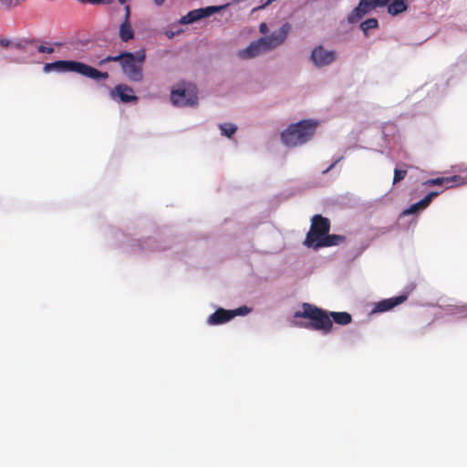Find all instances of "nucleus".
Returning a JSON list of instances; mask_svg holds the SVG:
<instances>
[{
	"label": "nucleus",
	"instance_id": "obj_1",
	"mask_svg": "<svg viewBox=\"0 0 467 467\" xmlns=\"http://www.w3.org/2000/svg\"><path fill=\"white\" fill-rule=\"evenodd\" d=\"M294 317L310 319L311 322L308 324L296 323V325L301 327L320 330L325 334L331 332L333 327V323L329 318L328 313L309 303H303L301 310L296 311Z\"/></svg>",
	"mask_w": 467,
	"mask_h": 467
},
{
	"label": "nucleus",
	"instance_id": "obj_2",
	"mask_svg": "<svg viewBox=\"0 0 467 467\" xmlns=\"http://www.w3.org/2000/svg\"><path fill=\"white\" fill-rule=\"evenodd\" d=\"M44 71L74 72L96 81L106 80L109 78L108 72H101L89 65L75 60H57L47 63L44 66Z\"/></svg>",
	"mask_w": 467,
	"mask_h": 467
},
{
	"label": "nucleus",
	"instance_id": "obj_3",
	"mask_svg": "<svg viewBox=\"0 0 467 467\" xmlns=\"http://www.w3.org/2000/svg\"><path fill=\"white\" fill-rule=\"evenodd\" d=\"M317 124V121L311 119H304L291 124L281 133V140L288 147L302 145L314 136Z\"/></svg>",
	"mask_w": 467,
	"mask_h": 467
},
{
	"label": "nucleus",
	"instance_id": "obj_4",
	"mask_svg": "<svg viewBox=\"0 0 467 467\" xmlns=\"http://www.w3.org/2000/svg\"><path fill=\"white\" fill-rule=\"evenodd\" d=\"M146 55L144 51L135 54L125 52V58L122 59L121 68L127 78L133 82H140L143 78L142 65Z\"/></svg>",
	"mask_w": 467,
	"mask_h": 467
},
{
	"label": "nucleus",
	"instance_id": "obj_5",
	"mask_svg": "<svg viewBox=\"0 0 467 467\" xmlns=\"http://www.w3.org/2000/svg\"><path fill=\"white\" fill-rule=\"evenodd\" d=\"M329 231L330 221L321 214H315L311 219L310 230L304 241V245L316 249V244L320 243Z\"/></svg>",
	"mask_w": 467,
	"mask_h": 467
},
{
	"label": "nucleus",
	"instance_id": "obj_6",
	"mask_svg": "<svg viewBox=\"0 0 467 467\" xmlns=\"http://www.w3.org/2000/svg\"><path fill=\"white\" fill-rule=\"evenodd\" d=\"M171 100L173 105L179 107L195 106L198 103L197 89L194 86L172 89Z\"/></svg>",
	"mask_w": 467,
	"mask_h": 467
},
{
	"label": "nucleus",
	"instance_id": "obj_7",
	"mask_svg": "<svg viewBox=\"0 0 467 467\" xmlns=\"http://www.w3.org/2000/svg\"><path fill=\"white\" fill-rule=\"evenodd\" d=\"M269 51L266 40L262 36L251 42L247 47L239 50L238 57L242 59H251Z\"/></svg>",
	"mask_w": 467,
	"mask_h": 467
},
{
	"label": "nucleus",
	"instance_id": "obj_8",
	"mask_svg": "<svg viewBox=\"0 0 467 467\" xmlns=\"http://www.w3.org/2000/svg\"><path fill=\"white\" fill-rule=\"evenodd\" d=\"M336 58V52L332 50H327L323 46L315 47L310 56L311 61L317 67H326L333 63Z\"/></svg>",
	"mask_w": 467,
	"mask_h": 467
},
{
	"label": "nucleus",
	"instance_id": "obj_9",
	"mask_svg": "<svg viewBox=\"0 0 467 467\" xmlns=\"http://www.w3.org/2000/svg\"><path fill=\"white\" fill-rule=\"evenodd\" d=\"M291 29L292 26L288 22H285L278 30L272 32L270 36H263L266 40V45L270 51L275 49L285 42Z\"/></svg>",
	"mask_w": 467,
	"mask_h": 467
},
{
	"label": "nucleus",
	"instance_id": "obj_10",
	"mask_svg": "<svg viewBox=\"0 0 467 467\" xmlns=\"http://www.w3.org/2000/svg\"><path fill=\"white\" fill-rule=\"evenodd\" d=\"M110 97L113 99H119L123 103L138 101L139 98L134 95L132 88L126 84H119L110 90Z\"/></svg>",
	"mask_w": 467,
	"mask_h": 467
},
{
	"label": "nucleus",
	"instance_id": "obj_11",
	"mask_svg": "<svg viewBox=\"0 0 467 467\" xmlns=\"http://www.w3.org/2000/svg\"><path fill=\"white\" fill-rule=\"evenodd\" d=\"M441 192H431L420 201L411 204L409 208L402 212V215L407 216L426 209L432 199L440 194Z\"/></svg>",
	"mask_w": 467,
	"mask_h": 467
},
{
	"label": "nucleus",
	"instance_id": "obj_12",
	"mask_svg": "<svg viewBox=\"0 0 467 467\" xmlns=\"http://www.w3.org/2000/svg\"><path fill=\"white\" fill-rule=\"evenodd\" d=\"M408 296L406 295H401L396 297H391L388 299H383L378 303H376L373 312H385L392 309L396 306L406 301Z\"/></svg>",
	"mask_w": 467,
	"mask_h": 467
},
{
	"label": "nucleus",
	"instance_id": "obj_13",
	"mask_svg": "<svg viewBox=\"0 0 467 467\" xmlns=\"http://www.w3.org/2000/svg\"><path fill=\"white\" fill-rule=\"evenodd\" d=\"M232 318H234V315H231V310L219 308L208 317V324L220 325L230 321Z\"/></svg>",
	"mask_w": 467,
	"mask_h": 467
},
{
	"label": "nucleus",
	"instance_id": "obj_14",
	"mask_svg": "<svg viewBox=\"0 0 467 467\" xmlns=\"http://www.w3.org/2000/svg\"><path fill=\"white\" fill-rule=\"evenodd\" d=\"M346 242V236L341 234H329V233L322 238V241L316 244V249L321 247H330L339 245Z\"/></svg>",
	"mask_w": 467,
	"mask_h": 467
},
{
	"label": "nucleus",
	"instance_id": "obj_15",
	"mask_svg": "<svg viewBox=\"0 0 467 467\" xmlns=\"http://www.w3.org/2000/svg\"><path fill=\"white\" fill-rule=\"evenodd\" d=\"M390 1L391 0H360L358 5L365 14H368L373 9L386 6Z\"/></svg>",
	"mask_w": 467,
	"mask_h": 467
},
{
	"label": "nucleus",
	"instance_id": "obj_16",
	"mask_svg": "<svg viewBox=\"0 0 467 467\" xmlns=\"http://www.w3.org/2000/svg\"><path fill=\"white\" fill-rule=\"evenodd\" d=\"M119 36L123 42H128L134 37V31L130 22L122 21L119 29Z\"/></svg>",
	"mask_w": 467,
	"mask_h": 467
},
{
	"label": "nucleus",
	"instance_id": "obj_17",
	"mask_svg": "<svg viewBox=\"0 0 467 467\" xmlns=\"http://www.w3.org/2000/svg\"><path fill=\"white\" fill-rule=\"evenodd\" d=\"M329 318L337 325L346 326L351 323L352 317L348 312H330L328 313Z\"/></svg>",
	"mask_w": 467,
	"mask_h": 467
},
{
	"label": "nucleus",
	"instance_id": "obj_18",
	"mask_svg": "<svg viewBox=\"0 0 467 467\" xmlns=\"http://www.w3.org/2000/svg\"><path fill=\"white\" fill-rule=\"evenodd\" d=\"M388 12L392 16H397L407 10L408 5L405 0H392L389 4L388 3Z\"/></svg>",
	"mask_w": 467,
	"mask_h": 467
},
{
	"label": "nucleus",
	"instance_id": "obj_19",
	"mask_svg": "<svg viewBox=\"0 0 467 467\" xmlns=\"http://www.w3.org/2000/svg\"><path fill=\"white\" fill-rule=\"evenodd\" d=\"M222 9V6H207L205 8H198L192 10L197 20H200L204 17H208Z\"/></svg>",
	"mask_w": 467,
	"mask_h": 467
},
{
	"label": "nucleus",
	"instance_id": "obj_20",
	"mask_svg": "<svg viewBox=\"0 0 467 467\" xmlns=\"http://www.w3.org/2000/svg\"><path fill=\"white\" fill-rule=\"evenodd\" d=\"M365 12L363 11L362 8H360V5H358L357 7H355L351 13L348 15V23L350 24H354V23H357L364 16H365Z\"/></svg>",
	"mask_w": 467,
	"mask_h": 467
},
{
	"label": "nucleus",
	"instance_id": "obj_21",
	"mask_svg": "<svg viewBox=\"0 0 467 467\" xmlns=\"http://www.w3.org/2000/svg\"><path fill=\"white\" fill-rule=\"evenodd\" d=\"M378 26L379 22L376 18H368L360 24V28L366 36L368 35V30L375 29Z\"/></svg>",
	"mask_w": 467,
	"mask_h": 467
},
{
	"label": "nucleus",
	"instance_id": "obj_22",
	"mask_svg": "<svg viewBox=\"0 0 467 467\" xmlns=\"http://www.w3.org/2000/svg\"><path fill=\"white\" fill-rule=\"evenodd\" d=\"M220 130L223 135L231 137L237 130V127L232 123H223L220 125Z\"/></svg>",
	"mask_w": 467,
	"mask_h": 467
},
{
	"label": "nucleus",
	"instance_id": "obj_23",
	"mask_svg": "<svg viewBox=\"0 0 467 467\" xmlns=\"http://www.w3.org/2000/svg\"><path fill=\"white\" fill-rule=\"evenodd\" d=\"M451 311L459 317H467V305L456 306Z\"/></svg>",
	"mask_w": 467,
	"mask_h": 467
},
{
	"label": "nucleus",
	"instance_id": "obj_24",
	"mask_svg": "<svg viewBox=\"0 0 467 467\" xmlns=\"http://www.w3.org/2000/svg\"><path fill=\"white\" fill-rule=\"evenodd\" d=\"M124 58H125V52H123L118 56H108L104 59H102L99 64L102 65V64H105L108 62H117V61L120 62V64H121L122 59H124Z\"/></svg>",
	"mask_w": 467,
	"mask_h": 467
},
{
	"label": "nucleus",
	"instance_id": "obj_25",
	"mask_svg": "<svg viewBox=\"0 0 467 467\" xmlns=\"http://www.w3.org/2000/svg\"><path fill=\"white\" fill-rule=\"evenodd\" d=\"M407 175V170L395 169L394 170V177H393V184H396L402 181Z\"/></svg>",
	"mask_w": 467,
	"mask_h": 467
},
{
	"label": "nucleus",
	"instance_id": "obj_26",
	"mask_svg": "<svg viewBox=\"0 0 467 467\" xmlns=\"http://www.w3.org/2000/svg\"><path fill=\"white\" fill-rule=\"evenodd\" d=\"M198 21L192 11H190L186 16H182L180 20L181 24L187 25Z\"/></svg>",
	"mask_w": 467,
	"mask_h": 467
},
{
	"label": "nucleus",
	"instance_id": "obj_27",
	"mask_svg": "<svg viewBox=\"0 0 467 467\" xmlns=\"http://www.w3.org/2000/svg\"><path fill=\"white\" fill-rule=\"evenodd\" d=\"M250 312V308L244 306H240L234 310H231V315H234V317L236 316H244Z\"/></svg>",
	"mask_w": 467,
	"mask_h": 467
},
{
	"label": "nucleus",
	"instance_id": "obj_28",
	"mask_svg": "<svg viewBox=\"0 0 467 467\" xmlns=\"http://www.w3.org/2000/svg\"><path fill=\"white\" fill-rule=\"evenodd\" d=\"M37 51L39 53H47V54H52L54 52V48L51 47H46L44 45H40L37 48Z\"/></svg>",
	"mask_w": 467,
	"mask_h": 467
},
{
	"label": "nucleus",
	"instance_id": "obj_29",
	"mask_svg": "<svg viewBox=\"0 0 467 467\" xmlns=\"http://www.w3.org/2000/svg\"><path fill=\"white\" fill-rule=\"evenodd\" d=\"M259 32L263 35H266L268 33V26L266 23H261L259 26Z\"/></svg>",
	"mask_w": 467,
	"mask_h": 467
},
{
	"label": "nucleus",
	"instance_id": "obj_30",
	"mask_svg": "<svg viewBox=\"0 0 467 467\" xmlns=\"http://www.w3.org/2000/svg\"><path fill=\"white\" fill-rule=\"evenodd\" d=\"M130 5H127L125 7V16L123 21L130 22Z\"/></svg>",
	"mask_w": 467,
	"mask_h": 467
},
{
	"label": "nucleus",
	"instance_id": "obj_31",
	"mask_svg": "<svg viewBox=\"0 0 467 467\" xmlns=\"http://www.w3.org/2000/svg\"><path fill=\"white\" fill-rule=\"evenodd\" d=\"M340 161V159L337 160L336 161H334L327 169H326L323 173H327L330 170H332L336 164Z\"/></svg>",
	"mask_w": 467,
	"mask_h": 467
},
{
	"label": "nucleus",
	"instance_id": "obj_32",
	"mask_svg": "<svg viewBox=\"0 0 467 467\" xmlns=\"http://www.w3.org/2000/svg\"><path fill=\"white\" fill-rule=\"evenodd\" d=\"M154 2V4L158 6H161L166 0H152Z\"/></svg>",
	"mask_w": 467,
	"mask_h": 467
},
{
	"label": "nucleus",
	"instance_id": "obj_33",
	"mask_svg": "<svg viewBox=\"0 0 467 467\" xmlns=\"http://www.w3.org/2000/svg\"><path fill=\"white\" fill-rule=\"evenodd\" d=\"M0 43L3 47H7L9 45V40L2 39Z\"/></svg>",
	"mask_w": 467,
	"mask_h": 467
}]
</instances>
